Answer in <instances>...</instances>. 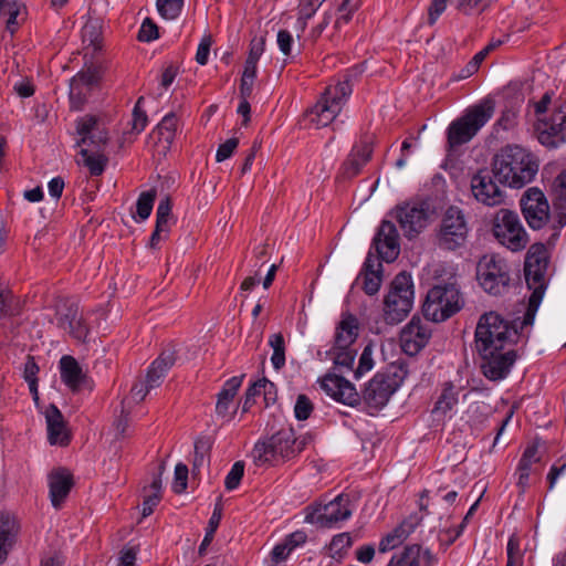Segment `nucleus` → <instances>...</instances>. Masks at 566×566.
<instances>
[{"label": "nucleus", "mask_w": 566, "mask_h": 566, "mask_svg": "<svg viewBox=\"0 0 566 566\" xmlns=\"http://www.w3.org/2000/svg\"><path fill=\"white\" fill-rule=\"evenodd\" d=\"M491 167L500 184L520 189L533 181L539 165L536 156L528 149L518 145H506L495 154Z\"/></svg>", "instance_id": "f257e3e1"}, {"label": "nucleus", "mask_w": 566, "mask_h": 566, "mask_svg": "<svg viewBox=\"0 0 566 566\" xmlns=\"http://www.w3.org/2000/svg\"><path fill=\"white\" fill-rule=\"evenodd\" d=\"M523 317L506 321L496 312L484 313L476 325L474 333L475 349L486 352L490 349H505L514 347L525 327L521 325Z\"/></svg>", "instance_id": "f03ea898"}, {"label": "nucleus", "mask_w": 566, "mask_h": 566, "mask_svg": "<svg viewBox=\"0 0 566 566\" xmlns=\"http://www.w3.org/2000/svg\"><path fill=\"white\" fill-rule=\"evenodd\" d=\"M366 70L365 63L348 69L344 80L328 85L317 103L307 113L311 123L317 128L329 125L342 112L353 92V80Z\"/></svg>", "instance_id": "7ed1b4c3"}, {"label": "nucleus", "mask_w": 566, "mask_h": 566, "mask_svg": "<svg viewBox=\"0 0 566 566\" xmlns=\"http://www.w3.org/2000/svg\"><path fill=\"white\" fill-rule=\"evenodd\" d=\"M305 446V438H296L292 428H283L259 440L252 449L251 457L258 467H276L296 458Z\"/></svg>", "instance_id": "20e7f679"}, {"label": "nucleus", "mask_w": 566, "mask_h": 566, "mask_svg": "<svg viewBox=\"0 0 566 566\" xmlns=\"http://www.w3.org/2000/svg\"><path fill=\"white\" fill-rule=\"evenodd\" d=\"M547 265L548 256L545 245L542 243L533 244L527 251L524 263L525 281L528 289L533 292L525 307L523 322L521 323L522 326L533 325L534 323L535 314L546 289L545 274Z\"/></svg>", "instance_id": "39448f33"}, {"label": "nucleus", "mask_w": 566, "mask_h": 566, "mask_svg": "<svg viewBox=\"0 0 566 566\" xmlns=\"http://www.w3.org/2000/svg\"><path fill=\"white\" fill-rule=\"evenodd\" d=\"M493 114L494 102L489 98L467 108L464 114L453 120L448 127V148L455 149L457 147L469 143L492 118Z\"/></svg>", "instance_id": "423d86ee"}, {"label": "nucleus", "mask_w": 566, "mask_h": 566, "mask_svg": "<svg viewBox=\"0 0 566 566\" xmlns=\"http://www.w3.org/2000/svg\"><path fill=\"white\" fill-rule=\"evenodd\" d=\"M406 375L407 371L401 366L391 365L369 380L363 391V400L370 415L387 405L390 397L402 385Z\"/></svg>", "instance_id": "0eeeda50"}, {"label": "nucleus", "mask_w": 566, "mask_h": 566, "mask_svg": "<svg viewBox=\"0 0 566 566\" xmlns=\"http://www.w3.org/2000/svg\"><path fill=\"white\" fill-rule=\"evenodd\" d=\"M476 280L481 289L492 296L505 295L512 284L507 262L496 254L483 255L476 265Z\"/></svg>", "instance_id": "6e6552de"}, {"label": "nucleus", "mask_w": 566, "mask_h": 566, "mask_svg": "<svg viewBox=\"0 0 566 566\" xmlns=\"http://www.w3.org/2000/svg\"><path fill=\"white\" fill-rule=\"evenodd\" d=\"M415 292L411 275L401 272L391 282L384 301V318L388 324L400 323L411 311Z\"/></svg>", "instance_id": "1a4fd4ad"}, {"label": "nucleus", "mask_w": 566, "mask_h": 566, "mask_svg": "<svg viewBox=\"0 0 566 566\" xmlns=\"http://www.w3.org/2000/svg\"><path fill=\"white\" fill-rule=\"evenodd\" d=\"M463 301L454 284L436 285L429 290L422 306L427 319L439 323L459 312Z\"/></svg>", "instance_id": "9d476101"}, {"label": "nucleus", "mask_w": 566, "mask_h": 566, "mask_svg": "<svg viewBox=\"0 0 566 566\" xmlns=\"http://www.w3.org/2000/svg\"><path fill=\"white\" fill-rule=\"evenodd\" d=\"M493 233L497 241L509 250L516 252L528 243L527 233L516 212L501 209L493 222Z\"/></svg>", "instance_id": "9b49d317"}, {"label": "nucleus", "mask_w": 566, "mask_h": 566, "mask_svg": "<svg viewBox=\"0 0 566 566\" xmlns=\"http://www.w3.org/2000/svg\"><path fill=\"white\" fill-rule=\"evenodd\" d=\"M389 216L398 222L403 234L412 239L428 226L430 209L426 202H403L396 206Z\"/></svg>", "instance_id": "f8f14e48"}, {"label": "nucleus", "mask_w": 566, "mask_h": 566, "mask_svg": "<svg viewBox=\"0 0 566 566\" xmlns=\"http://www.w3.org/2000/svg\"><path fill=\"white\" fill-rule=\"evenodd\" d=\"M352 513L349 496L339 494L328 503L312 506V511L305 516V522L331 528L348 520Z\"/></svg>", "instance_id": "ddd939ff"}, {"label": "nucleus", "mask_w": 566, "mask_h": 566, "mask_svg": "<svg viewBox=\"0 0 566 566\" xmlns=\"http://www.w3.org/2000/svg\"><path fill=\"white\" fill-rule=\"evenodd\" d=\"M478 353L481 357L482 374L492 381L506 378L517 358L514 347Z\"/></svg>", "instance_id": "4468645a"}, {"label": "nucleus", "mask_w": 566, "mask_h": 566, "mask_svg": "<svg viewBox=\"0 0 566 566\" xmlns=\"http://www.w3.org/2000/svg\"><path fill=\"white\" fill-rule=\"evenodd\" d=\"M468 235V227L462 211L450 207L441 222L439 245L446 250H455L461 247Z\"/></svg>", "instance_id": "2eb2a0df"}, {"label": "nucleus", "mask_w": 566, "mask_h": 566, "mask_svg": "<svg viewBox=\"0 0 566 566\" xmlns=\"http://www.w3.org/2000/svg\"><path fill=\"white\" fill-rule=\"evenodd\" d=\"M538 142L547 148H557L566 143V113L562 109L549 116L538 117L535 124Z\"/></svg>", "instance_id": "dca6fc26"}, {"label": "nucleus", "mask_w": 566, "mask_h": 566, "mask_svg": "<svg viewBox=\"0 0 566 566\" xmlns=\"http://www.w3.org/2000/svg\"><path fill=\"white\" fill-rule=\"evenodd\" d=\"M492 170L481 169L471 178L470 187L474 199L488 207L500 206L504 202L505 192L494 181Z\"/></svg>", "instance_id": "f3484780"}, {"label": "nucleus", "mask_w": 566, "mask_h": 566, "mask_svg": "<svg viewBox=\"0 0 566 566\" xmlns=\"http://www.w3.org/2000/svg\"><path fill=\"white\" fill-rule=\"evenodd\" d=\"M525 220L532 229L543 228L549 213V206L544 193L536 187L527 189L520 200Z\"/></svg>", "instance_id": "a211bd4d"}, {"label": "nucleus", "mask_w": 566, "mask_h": 566, "mask_svg": "<svg viewBox=\"0 0 566 566\" xmlns=\"http://www.w3.org/2000/svg\"><path fill=\"white\" fill-rule=\"evenodd\" d=\"M431 329L427 322L413 316L400 333L402 350L409 355H417L429 342Z\"/></svg>", "instance_id": "6ab92c4d"}, {"label": "nucleus", "mask_w": 566, "mask_h": 566, "mask_svg": "<svg viewBox=\"0 0 566 566\" xmlns=\"http://www.w3.org/2000/svg\"><path fill=\"white\" fill-rule=\"evenodd\" d=\"M373 248L381 260L392 262L400 252L399 233L391 220H382L373 239Z\"/></svg>", "instance_id": "aec40b11"}, {"label": "nucleus", "mask_w": 566, "mask_h": 566, "mask_svg": "<svg viewBox=\"0 0 566 566\" xmlns=\"http://www.w3.org/2000/svg\"><path fill=\"white\" fill-rule=\"evenodd\" d=\"M448 0H432L428 9V23L433 25L447 9ZM490 0H451L458 13L476 17L489 7Z\"/></svg>", "instance_id": "412c9836"}, {"label": "nucleus", "mask_w": 566, "mask_h": 566, "mask_svg": "<svg viewBox=\"0 0 566 566\" xmlns=\"http://www.w3.org/2000/svg\"><path fill=\"white\" fill-rule=\"evenodd\" d=\"M321 386L331 398L338 402L352 407L359 402L360 396L355 386L340 375H325Z\"/></svg>", "instance_id": "4be33fe9"}, {"label": "nucleus", "mask_w": 566, "mask_h": 566, "mask_svg": "<svg viewBox=\"0 0 566 566\" xmlns=\"http://www.w3.org/2000/svg\"><path fill=\"white\" fill-rule=\"evenodd\" d=\"M59 367L62 381L73 392H77L82 389H93V381L83 371L81 365L73 356H62Z\"/></svg>", "instance_id": "5701e85b"}, {"label": "nucleus", "mask_w": 566, "mask_h": 566, "mask_svg": "<svg viewBox=\"0 0 566 566\" xmlns=\"http://www.w3.org/2000/svg\"><path fill=\"white\" fill-rule=\"evenodd\" d=\"M373 145L370 140H360L355 144L342 165V174L345 178L357 176L361 168L370 160Z\"/></svg>", "instance_id": "b1692460"}, {"label": "nucleus", "mask_w": 566, "mask_h": 566, "mask_svg": "<svg viewBox=\"0 0 566 566\" xmlns=\"http://www.w3.org/2000/svg\"><path fill=\"white\" fill-rule=\"evenodd\" d=\"M171 209L172 202L169 197H165L159 201L156 210V226L149 241L150 248H158L160 241L168 238L172 220Z\"/></svg>", "instance_id": "393cba45"}, {"label": "nucleus", "mask_w": 566, "mask_h": 566, "mask_svg": "<svg viewBox=\"0 0 566 566\" xmlns=\"http://www.w3.org/2000/svg\"><path fill=\"white\" fill-rule=\"evenodd\" d=\"M57 321L59 326L66 331L74 339L78 342H86L90 334V327L77 307H67L66 312L61 314Z\"/></svg>", "instance_id": "a878e982"}, {"label": "nucleus", "mask_w": 566, "mask_h": 566, "mask_svg": "<svg viewBox=\"0 0 566 566\" xmlns=\"http://www.w3.org/2000/svg\"><path fill=\"white\" fill-rule=\"evenodd\" d=\"M175 350H164L148 367L145 377L148 388H157L163 382L168 370L175 365Z\"/></svg>", "instance_id": "bb28decb"}, {"label": "nucleus", "mask_w": 566, "mask_h": 566, "mask_svg": "<svg viewBox=\"0 0 566 566\" xmlns=\"http://www.w3.org/2000/svg\"><path fill=\"white\" fill-rule=\"evenodd\" d=\"M358 321L352 314H343L340 322L337 324L334 336V345L336 348L354 347L358 337Z\"/></svg>", "instance_id": "cd10ccee"}, {"label": "nucleus", "mask_w": 566, "mask_h": 566, "mask_svg": "<svg viewBox=\"0 0 566 566\" xmlns=\"http://www.w3.org/2000/svg\"><path fill=\"white\" fill-rule=\"evenodd\" d=\"M72 485V475L66 470H57L49 475L50 497L55 509H59L64 502Z\"/></svg>", "instance_id": "c85d7f7f"}, {"label": "nucleus", "mask_w": 566, "mask_h": 566, "mask_svg": "<svg viewBox=\"0 0 566 566\" xmlns=\"http://www.w3.org/2000/svg\"><path fill=\"white\" fill-rule=\"evenodd\" d=\"M48 424V439L51 444L65 446L69 443V437L65 433V424L62 412L54 405H51L45 411Z\"/></svg>", "instance_id": "c756f323"}, {"label": "nucleus", "mask_w": 566, "mask_h": 566, "mask_svg": "<svg viewBox=\"0 0 566 566\" xmlns=\"http://www.w3.org/2000/svg\"><path fill=\"white\" fill-rule=\"evenodd\" d=\"M244 375L234 376L228 379L220 392L216 403V412L220 417H227L229 415L230 407L233 403V399L242 385Z\"/></svg>", "instance_id": "7c9ffc66"}, {"label": "nucleus", "mask_w": 566, "mask_h": 566, "mask_svg": "<svg viewBox=\"0 0 566 566\" xmlns=\"http://www.w3.org/2000/svg\"><path fill=\"white\" fill-rule=\"evenodd\" d=\"M17 530L14 518L8 514H0V564L7 558L14 543Z\"/></svg>", "instance_id": "2f4dec72"}, {"label": "nucleus", "mask_w": 566, "mask_h": 566, "mask_svg": "<svg viewBox=\"0 0 566 566\" xmlns=\"http://www.w3.org/2000/svg\"><path fill=\"white\" fill-rule=\"evenodd\" d=\"M460 389L457 388L451 381H447L442 386V391L438 397L432 413L438 416H446L459 402Z\"/></svg>", "instance_id": "473e14b6"}, {"label": "nucleus", "mask_w": 566, "mask_h": 566, "mask_svg": "<svg viewBox=\"0 0 566 566\" xmlns=\"http://www.w3.org/2000/svg\"><path fill=\"white\" fill-rule=\"evenodd\" d=\"M413 530V525L408 521H403L390 533L386 534L379 542V552L387 553L400 544L410 535Z\"/></svg>", "instance_id": "72a5a7b5"}, {"label": "nucleus", "mask_w": 566, "mask_h": 566, "mask_svg": "<svg viewBox=\"0 0 566 566\" xmlns=\"http://www.w3.org/2000/svg\"><path fill=\"white\" fill-rule=\"evenodd\" d=\"M356 354L357 350L354 347L346 349L332 347L326 352V357L333 360L335 369L339 373H345L353 370Z\"/></svg>", "instance_id": "f704fd0d"}, {"label": "nucleus", "mask_w": 566, "mask_h": 566, "mask_svg": "<svg viewBox=\"0 0 566 566\" xmlns=\"http://www.w3.org/2000/svg\"><path fill=\"white\" fill-rule=\"evenodd\" d=\"M82 41L84 49L86 50L85 55L91 50V55H94L102 49V32L97 21H88L82 29Z\"/></svg>", "instance_id": "c9c22d12"}, {"label": "nucleus", "mask_w": 566, "mask_h": 566, "mask_svg": "<svg viewBox=\"0 0 566 566\" xmlns=\"http://www.w3.org/2000/svg\"><path fill=\"white\" fill-rule=\"evenodd\" d=\"M80 155L92 176H101L104 172L108 159L99 150L90 151L87 148H82Z\"/></svg>", "instance_id": "e433bc0d"}, {"label": "nucleus", "mask_w": 566, "mask_h": 566, "mask_svg": "<svg viewBox=\"0 0 566 566\" xmlns=\"http://www.w3.org/2000/svg\"><path fill=\"white\" fill-rule=\"evenodd\" d=\"M269 345L273 349L271 363L273 367L279 370L285 365V340L281 333H275L270 336Z\"/></svg>", "instance_id": "4c0bfd02"}, {"label": "nucleus", "mask_w": 566, "mask_h": 566, "mask_svg": "<svg viewBox=\"0 0 566 566\" xmlns=\"http://www.w3.org/2000/svg\"><path fill=\"white\" fill-rule=\"evenodd\" d=\"M222 517V506L221 504H216L214 510L212 512L211 517L208 522V527L206 528L205 537L199 546V554L203 555L213 539L214 533L220 524Z\"/></svg>", "instance_id": "58836bf2"}, {"label": "nucleus", "mask_w": 566, "mask_h": 566, "mask_svg": "<svg viewBox=\"0 0 566 566\" xmlns=\"http://www.w3.org/2000/svg\"><path fill=\"white\" fill-rule=\"evenodd\" d=\"M178 127V118L175 113H169L157 125V132L164 142L168 145L172 144Z\"/></svg>", "instance_id": "ea45409f"}, {"label": "nucleus", "mask_w": 566, "mask_h": 566, "mask_svg": "<svg viewBox=\"0 0 566 566\" xmlns=\"http://www.w3.org/2000/svg\"><path fill=\"white\" fill-rule=\"evenodd\" d=\"M507 564L506 566H523L524 548L522 547V539L516 534L510 536L507 546Z\"/></svg>", "instance_id": "a19ab883"}, {"label": "nucleus", "mask_w": 566, "mask_h": 566, "mask_svg": "<svg viewBox=\"0 0 566 566\" xmlns=\"http://www.w3.org/2000/svg\"><path fill=\"white\" fill-rule=\"evenodd\" d=\"M156 199V190L151 189L148 191H144L139 195L136 202V214L139 221H145L148 219L153 211L154 202Z\"/></svg>", "instance_id": "79ce46f5"}, {"label": "nucleus", "mask_w": 566, "mask_h": 566, "mask_svg": "<svg viewBox=\"0 0 566 566\" xmlns=\"http://www.w3.org/2000/svg\"><path fill=\"white\" fill-rule=\"evenodd\" d=\"M156 4L159 14L163 18L174 20L180 14L184 0H157Z\"/></svg>", "instance_id": "37998d69"}, {"label": "nucleus", "mask_w": 566, "mask_h": 566, "mask_svg": "<svg viewBox=\"0 0 566 566\" xmlns=\"http://www.w3.org/2000/svg\"><path fill=\"white\" fill-rule=\"evenodd\" d=\"M143 104L144 97L140 96L137 99L135 107L133 109L132 129L137 134L142 133L146 128L148 123V117L146 111L143 108Z\"/></svg>", "instance_id": "c03bdc74"}, {"label": "nucleus", "mask_w": 566, "mask_h": 566, "mask_svg": "<svg viewBox=\"0 0 566 566\" xmlns=\"http://www.w3.org/2000/svg\"><path fill=\"white\" fill-rule=\"evenodd\" d=\"M108 140V134L103 127L96 128V130L88 136L82 137L78 140V145H88L92 146L95 150H101L102 146H104Z\"/></svg>", "instance_id": "a18cd8bd"}, {"label": "nucleus", "mask_w": 566, "mask_h": 566, "mask_svg": "<svg viewBox=\"0 0 566 566\" xmlns=\"http://www.w3.org/2000/svg\"><path fill=\"white\" fill-rule=\"evenodd\" d=\"M244 474V463L237 461L230 469L224 480V486L228 491L235 490Z\"/></svg>", "instance_id": "49530a36"}, {"label": "nucleus", "mask_w": 566, "mask_h": 566, "mask_svg": "<svg viewBox=\"0 0 566 566\" xmlns=\"http://www.w3.org/2000/svg\"><path fill=\"white\" fill-rule=\"evenodd\" d=\"M313 403L306 395H298L294 406V415L297 420H306L313 412Z\"/></svg>", "instance_id": "de8ad7c7"}, {"label": "nucleus", "mask_w": 566, "mask_h": 566, "mask_svg": "<svg viewBox=\"0 0 566 566\" xmlns=\"http://www.w3.org/2000/svg\"><path fill=\"white\" fill-rule=\"evenodd\" d=\"M188 468L184 463H178L175 467L172 491L177 494L182 493L187 489L188 482Z\"/></svg>", "instance_id": "09e8293b"}, {"label": "nucleus", "mask_w": 566, "mask_h": 566, "mask_svg": "<svg viewBox=\"0 0 566 566\" xmlns=\"http://www.w3.org/2000/svg\"><path fill=\"white\" fill-rule=\"evenodd\" d=\"M363 290L368 295H375L381 285V273L376 272H363Z\"/></svg>", "instance_id": "8fccbe9b"}, {"label": "nucleus", "mask_w": 566, "mask_h": 566, "mask_svg": "<svg viewBox=\"0 0 566 566\" xmlns=\"http://www.w3.org/2000/svg\"><path fill=\"white\" fill-rule=\"evenodd\" d=\"M101 125L97 118L93 115H85L77 119L76 122V132L82 137L88 136L98 128Z\"/></svg>", "instance_id": "3c124183"}, {"label": "nucleus", "mask_w": 566, "mask_h": 566, "mask_svg": "<svg viewBox=\"0 0 566 566\" xmlns=\"http://www.w3.org/2000/svg\"><path fill=\"white\" fill-rule=\"evenodd\" d=\"M352 537L349 533H340L333 537L329 549L333 554L340 555L343 552L352 546Z\"/></svg>", "instance_id": "603ef678"}, {"label": "nucleus", "mask_w": 566, "mask_h": 566, "mask_svg": "<svg viewBox=\"0 0 566 566\" xmlns=\"http://www.w3.org/2000/svg\"><path fill=\"white\" fill-rule=\"evenodd\" d=\"M158 38V28L157 25L150 20L145 19L140 25V29L138 31V40L142 42H150Z\"/></svg>", "instance_id": "864d4df0"}, {"label": "nucleus", "mask_w": 566, "mask_h": 566, "mask_svg": "<svg viewBox=\"0 0 566 566\" xmlns=\"http://www.w3.org/2000/svg\"><path fill=\"white\" fill-rule=\"evenodd\" d=\"M406 566H421L422 547L418 544L408 545L403 548Z\"/></svg>", "instance_id": "5fc2aeb1"}, {"label": "nucleus", "mask_w": 566, "mask_h": 566, "mask_svg": "<svg viewBox=\"0 0 566 566\" xmlns=\"http://www.w3.org/2000/svg\"><path fill=\"white\" fill-rule=\"evenodd\" d=\"M552 190L556 200L560 205H566V169L555 178Z\"/></svg>", "instance_id": "6e6d98bb"}, {"label": "nucleus", "mask_w": 566, "mask_h": 566, "mask_svg": "<svg viewBox=\"0 0 566 566\" xmlns=\"http://www.w3.org/2000/svg\"><path fill=\"white\" fill-rule=\"evenodd\" d=\"M239 145V139L233 137L219 145L216 154V160L218 163L224 161L230 158Z\"/></svg>", "instance_id": "4d7b16f0"}, {"label": "nucleus", "mask_w": 566, "mask_h": 566, "mask_svg": "<svg viewBox=\"0 0 566 566\" xmlns=\"http://www.w3.org/2000/svg\"><path fill=\"white\" fill-rule=\"evenodd\" d=\"M374 366V360H373V357H371V350L369 347H366L360 357H359V361H358V366L357 368L355 369V378H360L365 373L369 371Z\"/></svg>", "instance_id": "13d9d810"}, {"label": "nucleus", "mask_w": 566, "mask_h": 566, "mask_svg": "<svg viewBox=\"0 0 566 566\" xmlns=\"http://www.w3.org/2000/svg\"><path fill=\"white\" fill-rule=\"evenodd\" d=\"M276 43L280 51L285 56H290L292 53V45L294 43L293 35L287 30H280L276 35Z\"/></svg>", "instance_id": "bf43d9fd"}, {"label": "nucleus", "mask_w": 566, "mask_h": 566, "mask_svg": "<svg viewBox=\"0 0 566 566\" xmlns=\"http://www.w3.org/2000/svg\"><path fill=\"white\" fill-rule=\"evenodd\" d=\"M532 464H527L525 460H520L517 465V486L522 492L526 490L528 486L530 475H531Z\"/></svg>", "instance_id": "052dcab7"}, {"label": "nucleus", "mask_w": 566, "mask_h": 566, "mask_svg": "<svg viewBox=\"0 0 566 566\" xmlns=\"http://www.w3.org/2000/svg\"><path fill=\"white\" fill-rule=\"evenodd\" d=\"M492 49H493V46L489 45V46L484 48L483 50H481L480 52H478L473 56V59L468 63V65L465 67V74L462 77H467V76H470L473 73H475L478 71L480 64L482 63V61L485 59V56L489 54V52Z\"/></svg>", "instance_id": "680f3d73"}, {"label": "nucleus", "mask_w": 566, "mask_h": 566, "mask_svg": "<svg viewBox=\"0 0 566 566\" xmlns=\"http://www.w3.org/2000/svg\"><path fill=\"white\" fill-rule=\"evenodd\" d=\"M265 50V38H253L250 43V51L247 60L259 62Z\"/></svg>", "instance_id": "e2e57ef3"}, {"label": "nucleus", "mask_w": 566, "mask_h": 566, "mask_svg": "<svg viewBox=\"0 0 566 566\" xmlns=\"http://www.w3.org/2000/svg\"><path fill=\"white\" fill-rule=\"evenodd\" d=\"M211 46V38L203 36L198 45L196 53V61L200 65H206L208 62L209 53Z\"/></svg>", "instance_id": "0e129e2a"}, {"label": "nucleus", "mask_w": 566, "mask_h": 566, "mask_svg": "<svg viewBox=\"0 0 566 566\" xmlns=\"http://www.w3.org/2000/svg\"><path fill=\"white\" fill-rule=\"evenodd\" d=\"M350 0H343L342 4L338 8V17L335 21V28H340L343 24H346L352 19V14L354 12V8L349 7Z\"/></svg>", "instance_id": "69168bd1"}, {"label": "nucleus", "mask_w": 566, "mask_h": 566, "mask_svg": "<svg viewBox=\"0 0 566 566\" xmlns=\"http://www.w3.org/2000/svg\"><path fill=\"white\" fill-rule=\"evenodd\" d=\"M209 451V446L203 440H197L195 442V458H193V467L200 468L206 459V455Z\"/></svg>", "instance_id": "338daca9"}, {"label": "nucleus", "mask_w": 566, "mask_h": 566, "mask_svg": "<svg viewBox=\"0 0 566 566\" xmlns=\"http://www.w3.org/2000/svg\"><path fill=\"white\" fill-rule=\"evenodd\" d=\"M291 553L292 549L284 542L276 544L271 552L272 564H280L285 560Z\"/></svg>", "instance_id": "774afa93"}]
</instances>
